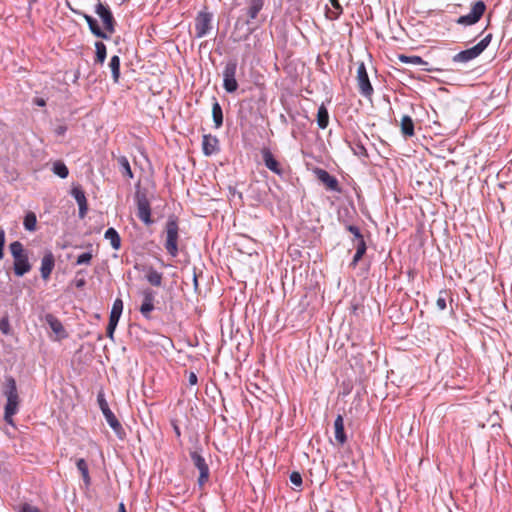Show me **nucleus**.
I'll use <instances>...</instances> for the list:
<instances>
[{
    "label": "nucleus",
    "instance_id": "473e14b6",
    "mask_svg": "<svg viewBox=\"0 0 512 512\" xmlns=\"http://www.w3.org/2000/svg\"><path fill=\"white\" fill-rule=\"evenodd\" d=\"M37 225V217L34 212L29 211L25 214L23 220V226L27 231H35Z\"/></svg>",
    "mask_w": 512,
    "mask_h": 512
},
{
    "label": "nucleus",
    "instance_id": "0eeeda50",
    "mask_svg": "<svg viewBox=\"0 0 512 512\" xmlns=\"http://www.w3.org/2000/svg\"><path fill=\"white\" fill-rule=\"evenodd\" d=\"M213 14L206 10L198 12L195 18V37L203 38L212 29Z\"/></svg>",
    "mask_w": 512,
    "mask_h": 512
},
{
    "label": "nucleus",
    "instance_id": "37998d69",
    "mask_svg": "<svg viewBox=\"0 0 512 512\" xmlns=\"http://www.w3.org/2000/svg\"><path fill=\"white\" fill-rule=\"evenodd\" d=\"M97 402L102 412L106 411L107 409H110L103 392L98 393Z\"/></svg>",
    "mask_w": 512,
    "mask_h": 512
},
{
    "label": "nucleus",
    "instance_id": "13d9d810",
    "mask_svg": "<svg viewBox=\"0 0 512 512\" xmlns=\"http://www.w3.org/2000/svg\"><path fill=\"white\" fill-rule=\"evenodd\" d=\"M119 512H126L125 505L122 502L119 504Z\"/></svg>",
    "mask_w": 512,
    "mask_h": 512
},
{
    "label": "nucleus",
    "instance_id": "6e6552de",
    "mask_svg": "<svg viewBox=\"0 0 512 512\" xmlns=\"http://www.w3.org/2000/svg\"><path fill=\"white\" fill-rule=\"evenodd\" d=\"M486 10V5L483 1L479 0L475 2L470 10V12L466 15L460 16L456 23L464 26H471L476 24L483 16Z\"/></svg>",
    "mask_w": 512,
    "mask_h": 512
},
{
    "label": "nucleus",
    "instance_id": "5701e85b",
    "mask_svg": "<svg viewBox=\"0 0 512 512\" xmlns=\"http://www.w3.org/2000/svg\"><path fill=\"white\" fill-rule=\"evenodd\" d=\"M142 271L145 272L147 282L155 287L162 285L163 273L157 271L153 266H144Z\"/></svg>",
    "mask_w": 512,
    "mask_h": 512
},
{
    "label": "nucleus",
    "instance_id": "c03bdc74",
    "mask_svg": "<svg viewBox=\"0 0 512 512\" xmlns=\"http://www.w3.org/2000/svg\"><path fill=\"white\" fill-rule=\"evenodd\" d=\"M289 479L290 482L297 487H300L303 483L302 476L297 471L292 472L289 476Z\"/></svg>",
    "mask_w": 512,
    "mask_h": 512
},
{
    "label": "nucleus",
    "instance_id": "4468645a",
    "mask_svg": "<svg viewBox=\"0 0 512 512\" xmlns=\"http://www.w3.org/2000/svg\"><path fill=\"white\" fill-rule=\"evenodd\" d=\"M262 159L264 165L273 173L282 176L284 174V170L281 167L280 163L276 160L274 155L272 154L269 148H263L261 150Z\"/></svg>",
    "mask_w": 512,
    "mask_h": 512
},
{
    "label": "nucleus",
    "instance_id": "4d7b16f0",
    "mask_svg": "<svg viewBox=\"0 0 512 512\" xmlns=\"http://www.w3.org/2000/svg\"><path fill=\"white\" fill-rule=\"evenodd\" d=\"M173 429H174V432H175L176 436L180 437L181 436V431H180V428L178 427L177 424L173 423Z\"/></svg>",
    "mask_w": 512,
    "mask_h": 512
},
{
    "label": "nucleus",
    "instance_id": "f8f14e48",
    "mask_svg": "<svg viewBox=\"0 0 512 512\" xmlns=\"http://www.w3.org/2000/svg\"><path fill=\"white\" fill-rule=\"evenodd\" d=\"M246 7L244 9L247 19L245 24L249 25L258 19L260 12L263 10L265 0H245Z\"/></svg>",
    "mask_w": 512,
    "mask_h": 512
},
{
    "label": "nucleus",
    "instance_id": "aec40b11",
    "mask_svg": "<svg viewBox=\"0 0 512 512\" xmlns=\"http://www.w3.org/2000/svg\"><path fill=\"white\" fill-rule=\"evenodd\" d=\"M341 224L345 227L347 231H349L353 235L351 241L355 249H358L361 244L367 246L365 238L358 226L353 225L352 223H349L348 221L342 219Z\"/></svg>",
    "mask_w": 512,
    "mask_h": 512
},
{
    "label": "nucleus",
    "instance_id": "49530a36",
    "mask_svg": "<svg viewBox=\"0 0 512 512\" xmlns=\"http://www.w3.org/2000/svg\"><path fill=\"white\" fill-rule=\"evenodd\" d=\"M117 325H118L117 322H113V321L108 322L106 334H107V337H109L112 340L114 338V332L116 330Z\"/></svg>",
    "mask_w": 512,
    "mask_h": 512
},
{
    "label": "nucleus",
    "instance_id": "9b49d317",
    "mask_svg": "<svg viewBox=\"0 0 512 512\" xmlns=\"http://www.w3.org/2000/svg\"><path fill=\"white\" fill-rule=\"evenodd\" d=\"M155 295V291L152 290L151 288H146L142 291L143 299L139 310L142 316L147 320L151 319V312L155 309Z\"/></svg>",
    "mask_w": 512,
    "mask_h": 512
},
{
    "label": "nucleus",
    "instance_id": "8fccbe9b",
    "mask_svg": "<svg viewBox=\"0 0 512 512\" xmlns=\"http://www.w3.org/2000/svg\"><path fill=\"white\" fill-rule=\"evenodd\" d=\"M4 244H5V233L3 230L0 231V260L4 256Z\"/></svg>",
    "mask_w": 512,
    "mask_h": 512
},
{
    "label": "nucleus",
    "instance_id": "423d86ee",
    "mask_svg": "<svg viewBox=\"0 0 512 512\" xmlns=\"http://www.w3.org/2000/svg\"><path fill=\"white\" fill-rule=\"evenodd\" d=\"M238 69V63L236 59H230L227 61L223 72V88L224 90L232 94L237 91L238 89V82L236 79V73Z\"/></svg>",
    "mask_w": 512,
    "mask_h": 512
},
{
    "label": "nucleus",
    "instance_id": "7c9ffc66",
    "mask_svg": "<svg viewBox=\"0 0 512 512\" xmlns=\"http://www.w3.org/2000/svg\"><path fill=\"white\" fill-rule=\"evenodd\" d=\"M122 311H123V301L120 298H117V299H115V301L113 303V306H112V309L110 312V316H109V321L118 323L119 319L121 317Z\"/></svg>",
    "mask_w": 512,
    "mask_h": 512
},
{
    "label": "nucleus",
    "instance_id": "7ed1b4c3",
    "mask_svg": "<svg viewBox=\"0 0 512 512\" xmlns=\"http://www.w3.org/2000/svg\"><path fill=\"white\" fill-rule=\"evenodd\" d=\"M491 40H492V34L489 33L479 43H477L473 47L466 49V50H462V51L458 52L457 54H455L452 57V61L454 63L466 64V63L474 60L475 58H477L484 52V50L489 46Z\"/></svg>",
    "mask_w": 512,
    "mask_h": 512
},
{
    "label": "nucleus",
    "instance_id": "a211bd4d",
    "mask_svg": "<svg viewBox=\"0 0 512 512\" xmlns=\"http://www.w3.org/2000/svg\"><path fill=\"white\" fill-rule=\"evenodd\" d=\"M54 266H55V257L53 255L52 251L47 250L41 259V267H40L41 277L44 280H47L50 277L52 270L54 269Z\"/></svg>",
    "mask_w": 512,
    "mask_h": 512
},
{
    "label": "nucleus",
    "instance_id": "39448f33",
    "mask_svg": "<svg viewBox=\"0 0 512 512\" xmlns=\"http://www.w3.org/2000/svg\"><path fill=\"white\" fill-rule=\"evenodd\" d=\"M189 455L193 465L199 471L197 484L200 488H202L209 481L210 478V469L206 462V459L202 455V448L197 447L196 449L190 451Z\"/></svg>",
    "mask_w": 512,
    "mask_h": 512
},
{
    "label": "nucleus",
    "instance_id": "2eb2a0df",
    "mask_svg": "<svg viewBox=\"0 0 512 512\" xmlns=\"http://www.w3.org/2000/svg\"><path fill=\"white\" fill-rule=\"evenodd\" d=\"M316 175L319 181H321L327 188L334 192H341V187L339 185L336 177L332 176L328 171L324 169H317Z\"/></svg>",
    "mask_w": 512,
    "mask_h": 512
},
{
    "label": "nucleus",
    "instance_id": "f03ea898",
    "mask_svg": "<svg viewBox=\"0 0 512 512\" xmlns=\"http://www.w3.org/2000/svg\"><path fill=\"white\" fill-rule=\"evenodd\" d=\"M178 219L175 215H170L167 219L166 225H165V232H166V241L164 244V247L167 251V253L171 257H176L178 255Z\"/></svg>",
    "mask_w": 512,
    "mask_h": 512
},
{
    "label": "nucleus",
    "instance_id": "603ef678",
    "mask_svg": "<svg viewBox=\"0 0 512 512\" xmlns=\"http://www.w3.org/2000/svg\"><path fill=\"white\" fill-rule=\"evenodd\" d=\"M198 382V377L195 372H190L188 375V383L189 385L193 386L196 385Z\"/></svg>",
    "mask_w": 512,
    "mask_h": 512
},
{
    "label": "nucleus",
    "instance_id": "a19ab883",
    "mask_svg": "<svg viewBox=\"0 0 512 512\" xmlns=\"http://www.w3.org/2000/svg\"><path fill=\"white\" fill-rule=\"evenodd\" d=\"M10 322L8 316H4L0 319V331L4 335H8L10 333Z\"/></svg>",
    "mask_w": 512,
    "mask_h": 512
},
{
    "label": "nucleus",
    "instance_id": "052dcab7",
    "mask_svg": "<svg viewBox=\"0 0 512 512\" xmlns=\"http://www.w3.org/2000/svg\"><path fill=\"white\" fill-rule=\"evenodd\" d=\"M78 77H79V72H77V73L74 75L75 81L78 79Z\"/></svg>",
    "mask_w": 512,
    "mask_h": 512
},
{
    "label": "nucleus",
    "instance_id": "4c0bfd02",
    "mask_svg": "<svg viewBox=\"0 0 512 512\" xmlns=\"http://www.w3.org/2000/svg\"><path fill=\"white\" fill-rule=\"evenodd\" d=\"M11 255L13 258H19V256L25 254L23 244L20 241H14L9 246Z\"/></svg>",
    "mask_w": 512,
    "mask_h": 512
},
{
    "label": "nucleus",
    "instance_id": "6e6d98bb",
    "mask_svg": "<svg viewBox=\"0 0 512 512\" xmlns=\"http://www.w3.org/2000/svg\"><path fill=\"white\" fill-rule=\"evenodd\" d=\"M33 102L39 107H44L46 105V101L43 98H35Z\"/></svg>",
    "mask_w": 512,
    "mask_h": 512
},
{
    "label": "nucleus",
    "instance_id": "58836bf2",
    "mask_svg": "<svg viewBox=\"0 0 512 512\" xmlns=\"http://www.w3.org/2000/svg\"><path fill=\"white\" fill-rule=\"evenodd\" d=\"M366 250H367V246H364V245H360L358 249H356V252L353 256V259L350 263V266L351 267H356L357 264L359 263V261L362 259V257L365 255L366 253Z\"/></svg>",
    "mask_w": 512,
    "mask_h": 512
},
{
    "label": "nucleus",
    "instance_id": "a18cd8bd",
    "mask_svg": "<svg viewBox=\"0 0 512 512\" xmlns=\"http://www.w3.org/2000/svg\"><path fill=\"white\" fill-rule=\"evenodd\" d=\"M351 218H352V214H351V211H350V209H349V208H344V209H342V210H340V211L338 212V219H339V222H340V223H341V219H342V220H346V221H348L349 223H351V222H350Z\"/></svg>",
    "mask_w": 512,
    "mask_h": 512
},
{
    "label": "nucleus",
    "instance_id": "e433bc0d",
    "mask_svg": "<svg viewBox=\"0 0 512 512\" xmlns=\"http://www.w3.org/2000/svg\"><path fill=\"white\" fill-rule=\"evenodd\" d=\"M399 60L402 63L412 64V65H428V62L423 60L420 56H406L400 55Z\"/></svg>",
    "mask_w": 512,
    "mask_h": 512
},
{
    "label": "nucleus",
    "instance_id": "412c9836",
    "mask_svg": "<svg viewBox=\"0 0 512 512\" xmlns=\"http://www.w3.org/2000/svg\"><path fill=\"white\" fill-rule=\"evenodd\" d=\"M45 322L49 325L51 330L58 336V339H65L68 337L61 321L51 313L45 315Z\"/></svg>",
    "mask_w": 512,
    "mask_h": 512
},
{
    "label": "nucleus",
    "instance_id": "c9c22d12",
    "mask_svg": "<svg viewBox=\"0 0 512 512\" xmlns=\"http://www.w3.org/2000/svg\"><path fill=\"white\" fill-rule=\"evenodd\" d=\"M52 171L54 174L59 176L62 179L67 178L69 174V170L67 166L62 161H56L53 163Z\"/></svg>",
    "mask_w": 512,
    "mask_h": 512
},
{
    "label": "nucleus",
    "instance_id": "5fc2aeb1",
    "mask_svg": "<svg viewBox=\"0 0 512 512\" xmlns=\"http://www.w3.org/2000/svg\"><path fill=\"white\" fill-rule=\"evenodd\" d=\"M422 66H423L422 71H425V72H438V71H441V69H439V68L430 67L429 64L428 65H422Z\"/></svg>",
    "mask_w": 512,
    "mask_h": 512
},
{
    "label": "nucleus",
    "instance_id": "f3484780",
    "mask_svg": "<svg viewBox=\"0 0 512 512\" xmlns=\"http://www.w3.org/2000/svg\"><path fill=\"white\" fill-rule=\"evenodd\" d=\"M202 150L205 156H211L220 151L219 139L211 134H206L202 138Z\"/></svg>",
    "mask_w": 512,
    "mask_h": 512
},
{
    "label": "nucleus",
    "instance_id": "864d4df0",
    "mask_svg": "<svg viewBox=\"0 0 512 512\" xmlns=\"http://www.w3.org/2000/svg\"><path fill=\"white\" fill-rule=\"evenodd\" d=\"M86 285V280L84 278L76 279L75 280V286L78 289L83 288Z\"/></svg>",
    "mask_w": 512,
    "mask_h": 512
},
{
    "label": "nucleus",
    "instance_id": "ea45409f",
    "mask_svg": "<svg viewBox=\"0 0 512 512\" xmlns=\"http://www.w3.org/2000/svg\"><path fill=\"white\" fill-rule=\"evenodd\" d=\"M92 257L93 256L91 252L82 253L77 257L76 265H88L90 264Z\"/></svg>",
    "mask_w": 512,
    "mask_h": 512
},
{
    "label": "nucleus",
    "instance_id": "bf43d9fd",
    "mask_svg": "<svg viewBox=\"0 0 512 512\" xmlns=\"http://www.w3.org/2000/svg\"><path fill=\"white\" fill-rule=\"evenodd\" d=\"M193 280H194L195 287H197L198 282H197V276L195 274H194Z\"/></svg>",
    "mask_w": 512,
    "mask_h": 512
},
{
    "label": "nucleus",
    "instance_id": "bb28decb",
    "mask_svg": "<svg viewBox=\"0 0 512 512\" xmlns=\"http://www.w3.org/2000/svg\"><path fill=\"white\" fill-rule=\"evenodd\" d=\"M317 125L320 129H326L329 125V112L324 103H322L317 111Z\"/></svg>",
    "mask_w": 512,
    "mask_h": 512
},
{
    "label": "nucleus",
    "instance_id": "72a5a7b5",
    "mask_svg": "<svg viewBox=\"0 0 512 512\" xmlns=\"http://www.w3.org/2000/svg\"><path fill=\"white\" fill-rule=\"evenodd\" d=\"M118 164H119L120 171L124 176H126L128 178H133V172L131 170L130 163H129L127 157H125V156L119 157Z\"/></svg>",
    "mask_w": 512,
    "mask_h": 512
},
{
    "label": "nucleus",
    "instance_id": "f257e3e1",
    "mask_svg": "<svg viewBox=\"0 0 512 512\" xmlns=\"http://www.w3.org/2000/svg\"><path fill=\"white\" fill-rule=\"evenodd\" d=\"M3 394L6 397L4 407V420L9 425H14L13 416L18 412L19 396L16 381L12 376L5 378Z\"/></svg>",
    "mask_w": 512,
    "mask_h": 512
},
{
    "label": "nucleus",
    "instance_id": "cd10ccee",
    "mask_svg": "<svg viewBox=\"0 0 512 512\" xmlns=\"http://www.w3.org/2000/svg\"><path fill=\"white\" fill-rule=\"evenodd\" d=\"M104 238L108 240L113 249L118 250L121 246V238L117 230L113 227L105 231Z\"/></svg>",
    "mask_w": 512,
    "mask_h": 512
},
{
    "label": "nucleus",
    "instance_id": "c756f323",
    "mask_svg": "<svg viewBox=\"0 0 512 512\" xmlns=\"http://www.w3.org/2000/svg\"><path fill=\"white\" fill-rule=\"evenodd\" d=\"M401 132L405 137L414 135V122L409 115H404L401 119Z\"/></svg>",
    "mask_w": 512,
    "mask_h": 512
},
{
    "label": "nucleus",
    "instance_id": "f704fd0d",
    "mask_svg": "<svg viewBox=\"0 0 512 512\" xmlns=\"http://www.w3.org/2000/svg\"><path fill=\"white\" fill-rule=\"evenodd\" d=\"M95 49H96L95 61L97 63L102 64L105 61L106 56H107L106 45L103 42H101V41H97L95 43Z\"/></svg>",
    "mask_w": 512,
    "mask_h": 512
},
{
    "label": "nucleus",
    "instance_id": "79ce46f5",
    "mask_svg": "<svg viewBox=\"0 0 512 512\" xmlns=\"http://www.w3.org/2000/svg\"><path fill=\"white\" fill-rule=\"evenodd\" d=\"M333 8L335 9L334 15L331 16V19H338V17L343 13V8L338 0H329Z\"/></svg>",
    "mask_w": 512,
    "mask_h": 512
},
{
    "label": "nucleus",
    "instance_id": "393cba45",
    "mask_svg": "<svg viewBox=\"0 0 512 512\" xmlns=\"http://www.w3.org/2000/svg\"><path fill=\"white\" fill-rule=\"evenodd\" d=\"M334 429H335V439L340 444L343 445L346 440L347 436L344 430V420L343 417L339 414L337 415L335 421H334Z\"/></svg>",
    "mask_w": 512,
    "mask_h": 512
},
{
    "label": "nucleus",
    "instance_id": "de8ad7c7",
    "mask_svg": "<svg viewBox=\"0 0 512 512\" xmlns=\"http://www.w3.org/2000/svg\"><path fill=\"white\" fill-rule=\"evenodd\" d=\"M19 512H40V509L36 506L29 504V503H23L20 506Z\"/></svg>",
    "mask_w": 512,
    "mask_h": 512
},
{
    "label": "nucleus",
    "instance_id": "09e8293b",
    "mask_svg": "<svg viewBox=\"0 0 512 512\" xmlns=\"http://www.w3.org/2000/svg\"><path fill=\"white\" fill-rule=\"evenodd\" d=\"M443 291L440 292V294H442ZM436 305L438 307L439 310L443 311L446 309L447 307V304H446V299L445 297H443L442 295H440L436 301Z\"/></svg>",
    "mask_w": 512,
    "mask_h": 512
},
{
    "label": "nucleus",
    "instance_id": "6ab92c4d",
    "mask_svg": "<svg viewBox=\"0 0 512 512\" xmlns=\"http://www.w3.org/2000/svg\"><path fill=\"white\" fill-rule=\"evenodd\" d=\"M103 416L107 422V424L110 426V428L113 430V432L117 435L119 439H123L125 436V430L122 427L120 421L117 419L115 414L112 412L111 409H107L106 411L102 412Z\"/></svg>",
    "mask_w": 512,
    "mask_h": 512
},
{
    "label": "nucleus",
    "instance_id": "ddd939ff",
    "mask_svg": "<svg viewBox=\"0 0 512 512\" xmlns=\"http://www.w3.org/2000/svg\"><path fill=\"white\" fill-rule=\"evenodd\" d=\"M71 11L79 16H82L86 20V22L89 26V29L94 36L101 38V39H105V40L110 38V36L104 30H102L100 28L97 20L94 17H92L91 15H89L85 12H82L80 10H75L73 8H71Z\"/></svg>",
    "mask_w": 512,
    "mask_h": 512
},
{
    "label": "nucleus",
    "instance_id": "dca6fc26",
    "mask_svg": "<svg viewBox=\"0 0 512 512\" xmlns=\"http://www.w3.org/2000/svg\"><path fill=\"white\" fill-rule=\"evenodd\" d=\"M71 195L76 200L79 207V217L83 219L88 211L87 199L84 190L80 186H74L71 189Z\"/></svg>",
    "mask_w": 512,
    "mask_h": 512
},
{
    "label": "nucleus",
    "instance_id": "a878e982",
    "mask_svg": "<svg viewBox=\"0 0 512 512\" xmlns=\"http://www.w3.org/2000/svg\"><path fill=\"white\" fill-rule=\"evenodd\" d=\"M212 118L214 127L219 129L223 125V111L221 105L215 97H213Z\"/></svg>",
    "mask_w": 512,
    "mask_h": 512
},
{
    "label": "nucleus",
    "instance_id": "20e7f679",
    "mask_svg": "<svg viewBox=\"0 0 512 512\" xmlns=\"http://www.w3.org/2000/svg\"><path fill=\"white\" fill-rule=\"evenodd\" d=\"M134 199L137 206V217L145 225H151L153 220L151 219V206L148 199L147 189H140L138 187L135 192Z\"/></svg>",
    "mask_w": 512,
    "mask_h": 512
},
{
    "label": "nucleus",
    "instance_id": "3c124183",
    "mask_svg": "<svg viewBox=\"0 0 512 512\" xmlns=\"http://www.w3.org/2000/svg\"><path fill=\"white\" fill-rule=\"evenodd\" d=\"M55 134L57 136H63L67 132V126L66 125H59L54 130Z\"/></svg>",
    "mask_w": 512,
    "mask_h": 512
},
{
    "label": "nucleus",
    "instance_id": "b1692460",
    "mask_svg": "<svg viewBox=\"0 0 512 512\" xmlns=\"http://www.w3.org/2000/svg\"><path fill=\"white\" fill-rule=\"evenodd\" d=\"M346 142L354 155L358 157H368L367 150L358 136H355L350 140H346Z\"/></svg>",
    "mask_w": 512,
    "mask_h": 512
},
{
    "label": "nucleus",
    "instance_id": "c85d7f7f",
    "mask_svg": "<svg viewBox=\"0 0 512 512\" xmlns=\"http://www.w3.org/2000/svg\"><path fill=\"white\" fill-rule=\"evenodd\" d=\"M76 466L78 471L81 473L85 486L88 488L91 485V478L89 475V468L87 462L85 461V459L80 458L76 461Z\"/></svg>",
    "mask_w": 512,
    "mask_h": 512
},
{
    "label": "nucleus",
    "instance_id": "9d476101",
    "mask_svg": "<svg viewBox=\"0 0 512 512\" xmlns=\"http://www.w3.org/2000/svg\"><path fill=\"white\" fill-rule=\"evenodd\" d=\"M357 83H358L359 92L362 96L370 97L373 94L374 90L370 83L369 76H368L367 69H366L364 62H361L358 64Z\"/></svg>",
    "mask_w": 512,
    "mask_h": 512
},
{
    "label": "nucleus",
    "instance_id": "1a4fd4ad",
    "mask_svg": "<svg viewBox=\"0 0 512 512\" xmlns=\"http://www.w3.org/2000/svg\"><path fill=\"white\" fill-rule=\"evenodd\" d=\"M95 13L102 20L104 30L108 32L107 34H113L115 32L116 21L110 7L98 1L95 5Z\"/></svg>",
    "mask_w": 512,
    "mask_h": 512
},
{
    "label": "nucleus",
    "instance_id": "4be33fe9",
    "mask_svg": "<svg viewBox=\"0 0 512 512\" xmlns=\"http://www.w3.org/2000/svg\"><path fill=\"white\" fill-rule=\"evenodd\" d=\"M14 259V274L18 277H22L31 270V264L29 263L28 254L25 253L19 258Z\"/></svg>",
    "mask_w": 512,
    "mask_h": 512
},
{
    "label": "nucleus",
    "instance_id": "2f4dec72",
    "mask_svg": "<svg viewBox=\"0 0 512 512\" xmlns=\"http://www.w3.org/2000/svg\"><path fill=\"white\" fill-rule=\"evenodd\" d=\"M109 67L111 69L113 81L118 83L120 79V57L117 55L112 56L109 62Z\"/></svg>",
    "mask_w": 512,
    "mask_h": 512
}]
</instances>
